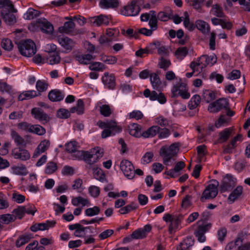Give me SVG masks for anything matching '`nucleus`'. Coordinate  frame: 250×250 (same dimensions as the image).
<instances>
[{
    "label": "nucleus",
    "instance_id": "nucleus-16",
    "mask_svg": "<svg viewBox=\"0 0 250 250\" xmlns=\"http://www.w3.org/2000/svg\"><path fill=\"white\" fill-rule=\"evenodd\" d=\"M102 82L104 86L109 89H114L116 86V80L114 75L107 72H104L102 78Z\"/></svg>",
    "mask_w": 250,
    "mask_h": 250
},
{
    "label": "nucleus",
    "instance_id": "nucleus-39",
    "mask_svg": "<svg viewBox=\"0 0 250 250\" xmlns=\"http://www.w3.org/2000/svg\"><path fill=\"white\" fill-rule=\"evenodd\" d=\"M223 145L224 153H231L237 146L236 142H225Z\"/></svg>",
    "mask_w": 250,
    "mask_h": 250
},
{
    "label": "nucleus",
    "instance_id": "nucleus-6",
    "mask_svg": "<svg viewBox=\"0 0 250 250\" xmlns=\"http://www.w3.org/2000/svg\"><path fill=\"white\" fill-rule=\"evenodd\" d=\"M16 147L12 150L14 158L26 161L30 158V155L27 150L24 149L26 146L25 142H16Z\"/></svg>",
    "mask_w": 250,
    "mask_h": 250
},
{
    "label": "nucleus",
    "instance_id": "nucleus-44",
    "mask_svg": "<svg viewBox=\"0 0 250 250\" xmlns=\"http://www.w3.org/2000/svg\"><path fill=\"white\" fill-rule=\"evenodd\" d=\"M0 8L2 10L12 9L13 11L17 12V10L14 8V5L10 0H0Z\"/></svg>",
    "mask_w": 250,
    "mask_h": 250
},
{
    "label": "nucleus",
    "instance_id": "nucleus-53",
    "mask_svg": "<svg viewBox=\"0 0 250 250\" xmlns=\"http://www.w3.org/2000/svg\"><path fill=\"white\" fill-rule=\"evenodd\" d=\"M14 221L15 219L12 214H5L0 215V223L2 224H8Z\"/></svg>",
    "mask_w": 250,
    "mask_h": 250
},
{
    "label": "nucleus",
    "instance_id": "nucleus-46",
    "mask_svg": "<svg viewBox=\"0 0 250 250\" xmlns=\"http://www.w3.org/2000/svg\"><path fill=\"white\" fill-rule=\"evenodd\" d=\"M93 174L95 179L102 182H104L105 180V175L101 168H96L94 169Z\"/></svg>",
    "mask_w": 250,
    "mask_h": 250
},
{
    "label": "nucleus",
    "instance_id": "nucleus-1",
    "mask_svg": "<svg viewBox=\"0 0 250 250\" xmlns=\"http://www.w3.org/2000/svg\"><path fill=\"white\" fill-rule=\"evenodd\" d=\"M104 155V150L100 147H95L89 151H78L76 157L78 159L82 158L87 164L92 165L97 162Z\"/></svg>",
    "mask_w": 250,
    "mask_h": 250
},
{
    "label": "nucleus",
    "instance_id": "nucleus-13",
    "mask_svg": "<svg viewBox=\"0 0 250 250\" xmlns=\"http://www.w3.org/2000/svg\"><path fill=\"white\" fill-rule=\"evenodd\" d=\"M31 114L35 119L38 120L42 124L47 123L50 120L49 116L39 108H33Z\"/></svg>",
    "mask_w": 250,
    "mask_h": 250
},
{
    "label": "nucleus",
    "instance_id": "nucleus-63",
    "mask_svg": "<svg viewBox=\"0 0 250 250\" xmlns=\"http://www.w3.org/2000/svg\"><path fill=\"white\" fill-rule=\"evenodd\" d=\"M212 11L216 17H223L224 16L222 8L218 4H215L212 6Z\"/></svg>",
    "mask_w": 250,
    "mask_h": 250
},
{
    "label": "nucleus",
    "instance_id": "nucleus-32",
    "mask_svg": "<svg viewBox=\"0 0 250 250\" xmlns=\"http://www.w3.org/2000/svg\"><path fill=\"white\" fill-rule=\"evenodd\" d=\"M49 145V142H41L36 148L33 155V157H37L41 153L44 152L48 148Z\"/></svg>",
    "mask_w": 250,
    "mask_h": 250
},
{
    "label": "nucleus",
    "instance_id": "nucleus-42",
    "mask_svg": "<svg viewBox=\"0 0 250 250\" xmlns=\"http://www.w3.org/2000/svg\"><path fill=\"white\" fill-rule=\"evenodd\" d=\"M72 204L74 206H78L79 204L83 206L89 204V201L87 199L81 196L73 197L72 199Z\"/></svg>",
    "mask_w": 250,
    "mask_h": 250
},
{
    "label": "nucleus",
    "instance_id": "nucleus-34",
    "mask_svg": "<svg viewBox=\"0 0 250 250\" xmlns=\"http://www.w3.org/2000/svg\"><path fill=\"white\" fill-rule=\"evenodd\" d=\"M183 218L182 215H179L178 216L173 217L172 220L169 226V231L171 233L173 230L176 229L180 224L181 220Z\"/></svg>",
    "mask_w": 250,
    "mask_h": 250
},
{
    "label": "nucleus",
    "instance_id": "nucleus-20",
    "mask_svg": "<svg viewBox=\"0 0 250 250\" xmlns=\"http://www.w3.org/2000/svg\"><path fill=\"white\" fill-rule=\"evenodd\" d=\"M91 227H83L79 223H76L69 226L70 230H75L74 235L77 237H84L83 233L87 229H90Z\"/></svg>",
    "mask_w": 250,
    "mask_h": 250
},
{
    "label": "nucleus",
    "instance_id": "nucleus-58",
    "mask_svg": "<svg viewBox=\"0 0 250 250\" xmlns=\"http://www.w3.org/2000/svg\"><path fill=\"white\" fill-rule=\"evenodd\" d=\"M201 58L205 59L206 62L205 65L210 63H211V65H213L217 61V57L214 54L209 57L205 55H202L201 56Z\"/></svg>",
    "mask_w": 250,
    "mask_h": 250
},
{
    "label": "nucleus",
    "instance_id": "nucleus-2",
    "mask_svg": "<svg viewBox=\"0 0 250 250\" xmlns=\"http://www.w3.org/2000/svg\"><path fill=\"white\" fill-rule=\"evenodd\" d=\"M97 125L101 128H106L103 131L102 133V137L103 139L111 135H114L122 130V128L119 126H118L117 123L113 121L106 122L99 121Z\"/></svg>",
    "mask_w": 250,
    "mask_h": 250
},
{
    "label": "nucleus",
    "instance_id": "nucleus-47",
    "mask_svg": "<svg viewBox=\"0 0 250 250\" xmlns=\"http://www.w3.org/2000/svg\"><path fill=\"white\" fill-rule=\"evenodd\" d=\"M100 208L98 206H94L93 208H89L85 209V214L87 216L92 217L97 215L100 213Z\"/></svg>",
    "mask_w": 250,
    "mask_h": 250
},
{
    "label": "nucleus",
    "instance_id": "nucleus-19",
    "mask_svg": "<svg viewBox=\"0 0 250 250\" xmlns=\"http://www.w3.org/2000/svg\"><path fill=\"white\" fill-rule=\"evenodd\" d=\"M39 26L41 30L45 33L50 34L53 30V25L45 19H39L37 21Z\"/></svg>",
    "mask_w": 250,
    "mask_h": 250
},
{
    "label": "nucleus",
    "instance_id": "nucleus-26",
    "mask_svg": "<svg viewBox=\"0 0 250 250\" xmlns=\"http://www.w3.org/2000/svg\"><path fill=\"white\" fill-rule=\"evenodd\" d=\"M75 27V24L73 21H66L64 23L63 26L59 28V31L62 33L69 34L74 30Z\"/></svg>",
    "mask_w": 250,
    "mask_h": 250
},
{
    "label": "nucleus",
    "instance_id": "nucleus-60",
    "mask_svg": "<svg viewBox=\"0 0 250 250\" xmlns=\"http://www.w3.org/2000/svg\"><path fill=\"white\" fill-rule=\"evenodd\" d=\"M1 45L4 49L7 51L11 50L13 47L12 41L8 39H3L1 42Z\"/></svg>",
    "mask_w": 250,
    "mask_h": 250
},
{
    "label": "nucleus",
    "instance_id": "nucleus-56",
    "mask_svg": "<svg viewBox=\"0 0 250 250\" xmlns=\"http://www.w3.org/2000/svg\"><path fill=\"white\" fill-rule=\"evenodd\" d=\"M203 97L206 102L208 103L215 99V93L211 91L206 90L203 92Z\"/></svg>",
    "mask_w": 250,
    "mask_h": 250
},
{
    "label": "nucleus",
    "instance_id": "nucleus-50",
    "mask_svg": "<svg viewBox=\"0 0 250 250\" xmlns=\"http://www.w3.org/2000/svg\"><path fill=\"white\" fill-rule=\"evenodd\" d=\"M89 68L93 71H103L106 68V67L101 62H93L90 63Z\"/></svg>",
    "mask_w": 250,
    "mask_h": 250
},
{
    "label": "nucleus",
    "instance_id": "nucleus-25",
    "mask_svg": "<svg viewBox=\"0 0 250 250\" xmlns=\"http://www.w3.org/2000/svg\"><path fill=\"white\" fill-rule=\"evenodd\" d=\"M160 131V127L158 125H153L149 127L146 130L143 132L144 138H152L158 134Z\"/></svg>",
    "mask_w": 250,
    "mask_h": 250
},
{
    "label": "nucleus",
    "instance_id": "nucleus-36",
    "mask_svg": "<svg viewBox=\"0 0 250 250\" xmlns=\"http://www.w3.org/2000/svg\"><path fill=\"white\" fill-rule=\"evenodd\" d=\"M138 208V205L137 204L134 202H132L130 204L121 208L119 210V212L122 214H125L132 210L136 209Z\"/></svg>",
    "mask_w": 250,
    "mask_h": 250
},
{
    "label": "nucleus",
    "instance_id": "nucleus-49",
    "mask_svg": "<svg viewBox=\"0 0 250 250\" xmlns=\"http://www.w3.org/2000/svg\"><path fill=\"white\" fill-rule=\"evenodd\" d=\"M47 60L50 64L53 65L60 62L61 57L58 53H53L49 55Z\"/></svg>",
    "mask_w": 250,
    "mask_h": 250
},
{
    "label": "nucleus",
    "instance_id": "nucleus-38",
    "mask_svg": "<svg viewBox=\"0 0 250 250\" xmlns=\"http://www.w3.org/2000/svg\"><path fill=\"white\" fill-rule=\"evenodd\" d=\"M48 86L47 83L42 80H38L36 84V87L37 90L36 91L38 95L41 96L42 92L45 91L48 88Z\"/></svg>",
    "mask_w": 250,
    "mask_h": 250
},
{
    "label": "nucleus",
    "instance_id": "nucleus-18",
    "mask_svg": "<svg viewBox=\"0 0 250 250\" xmlns=\"http://www.w3.org/2000/svg\"><path fill=\"white\" fill-rule=\"evenodd\" d=\"M210 228V224H207L206 225H199L197 229L195 231L194 234L195 236L197 238V240L199 242L203 243L205 242L206 240L205 233Z\"/></svg>",
    "mask_w": 250,
    "mask_h": 250
},
{
    "label": "nucleus",
    "instance_id": "nucleus-21",
    "mask_svg": "<svg viewBox=\"0 0 250 250\" xmlns=\"http://www.w3.org/2000/svg\"><path fill=\"white\" fill-rule=\"evenodd\" d=\"M142 126L138 124L133 123L128 125V132L130 135L137 138L143 137Z\"/></svg>",
    "mask_w": 250,
    "mask_h": 250
},
{
    "label": "nucleus",
    "instance_id": "nucleus-14",
    "mask_svg": "<svg viewBox=\"0 0 250 250\" xmlns=\"http://www.w3.org/2000/svg\"><path fill=\"white\" fill-rule=\"evenodd\" d=\"M247 235V232L241 231L237 234L236 239L228 244L226 247V250H239L240 245L242 242V237H244Z\"/></svg>",
    "mask_w": 250,
    "mask_h": 250
},
{
    "label": "nucleus",
    "instance_id": "nucleus-10",
    "mask_svg": "<svg viewBox=\"0 0 250 250\" xmlns=\"http://www.w3.org/2000/svg\"><path fill=\"white\" fill-rule=\"evenodd\" d=\"M120 168L125 176L129 179L134 177L135 168L131 162L123 160L120 163Z\"/></svg>",
    "mask_w": 250,
    "mask_h": 250
},
{
    "label": "nucleus",
    "instance_id": "nucleus-17",
    "mask_svg": "<svg viewBox=\"0 0 250 250\" xmlns=\"http://www.w3.org/2000/svg\"><path fill=\"white\" fill-rule=\"evenodd\" d=\"M58 40L66 53L70 52L75 46V42L67 37H59Z\"/></svg>",
    "mask_w": 250,
    "mask_h": 250
},
{
    "label": "nucleus",
    "instance_id": "nucleus-57",
    "mask_svg": "<svg viewBox=\"0 0 250 250\" xmlns=\"http://www.w3.org/2000/svg\"><path fill=\"white\" fill-rule=\"evenodd\" d=\"M100 112L104 117H109L112 113L110 106L107 104L100 106Z\"/></svg>",
    "mask_w": 250,
    "mask_h": 250
},
{
    "label": "nucleus",
    "instance_id": "nucleus-40",
    "mask_svg": "<svg viewBox=\"0 0 250 250\" xmlns=\"http://www.w3.org/2000/svg\"><path fill=\"white\" fill-rule=\"evenodd\" d=\"M150 78L153 88L157 89L161 84V82L158 74L152 73L150 75Z\"/></svg>",
    "mask_w": 250,
    "mask_h": 250
},
{
    "label": "nucleus",
    "instance_id": "nucleus-4",
    "mask_svg": "<svg viewBox=\"0 0 250 250\" xmlns=\"http://www.w3.org/2000/svg\"><path fill=\"white\" fill-rule=\"evenodd\" d=\"M18 47L21 54L25 57H30L36 52V47L31 40H22L18 43Z\"/></svg>",
    "mask_w": 250,
    "mask_h": 250
},
{
    "label": "nucleus",
    "instance_id": "nucleus-55",
    "mask_svg": "<svg viewBox=\"0 0 250 250\" xmlns=\"http://www.w3.org/2000/svg\"><path fill=\"white\" fill-rule=\"evenodd\" d=\"M57 117L60 119H67L70 116V112L64 108L59 109L57 112Z\"/></svg>",
    "mask_w": 250,
    "mask_h": 250
},
{
    "label": "nucleus",
    "instance_id": "nucleus-31",
    "mask_svg": "<svg viewBox=\"0 0 250 250\" xmlns=\"http://www.w3.org/2000/svg\"><path fill=\"white\" fill-rule=\"evenodd\" d=\"M33 238L32 234H26L19 236L16 242L17 247H20L28 243Z\"/></svg>",
    "mask_w": 250,
    "mask_h": 250
},
{
    "label": "nucleus",
    "instance_id": "nucleus-59",
    "mask_svg": "<svg viewBox=\"0 0 250 250\" xmlns=\"http://www.w3.org/2000/svg\"><path fill=\"white\" fill-rule=\"evenodd\" d=\"M0 91L10 94L13 92L12 87L5 82L0 83Z\"/></svg>",
    "mask_w": 250,
    "mask_h": 250
},
{
    "label": "nucleus",
    "instance_id": "nucleus-41",
    "mask_svg": "<svg viewBox=\"0 0 250 250\" xmlns=\"http://www.w3.org/2000/svg\"><path fill=\"white\" fill-rule=\"evenodd\" d=\"M58 169L57 163L50 161L47 163L44 172L47 174H51L54 173Z\"/></svg>",
    "mask_w": 250,
    "mask_h": 250
},
{
    "label": "nucleus",
    "instance_id": "nucleus-11",
    "mask_svg": "<svg viewBox=\"0 0 250 250\" xmlns=\"http://www.w3.org/2000/svg\"><path fill=\"white\" fill-rule=\"evenodd\" d=\"M140 7L136 4V1L132 0L129 4L125 5L121 10V14L125 16H135L139 14Z\"/></svg>",
    "mask_w": 250,
    "mask_h": 250
},
{
    "label": "nucleus",
    "instance_id": "nucleus-23",
    "mask_svg": "<svg viewBox=\"0 0 250 250\" xmlns=\"http://www.w3.org/2000/svg\"><path fill=\"white\" fill-rule=\"evenodd\" d=\"M101 7L105 9L117 8L119 6L118 0H101L99 2Z\"/></svg>",
    "mask_w": 250,
    "mask_h": 250
},
{
    "label": "nucleus",
    "instance_id": "nucleus-33",
    "mask_svg": "<svg viewBox=\"0 0 250 250\" xmlns=\"http://www.w3.org/2000/svg\"><path fill=\"white\" fill-rule=\"evenodd\" d=\"M70 113L76 112L78 114L81 115L84 113V103L82 100L79 99L77 102V105L70 109Z\"/></svg>",
    "mask_w": 250,
    "mask_h": 250
},
{
    "label": "nucleus",
    "instance_id": "nucleus-3",
    "mask_svg": "<svg viewBox=\"0 0 250 250\" xmlns=\"http://www.w3.org/2000/svg\"><path fill=\"white\" fill-rule=\"evenodd\" d=\"M179 144L177 143L172 144L170 146H163L160 149V155L163 157V163L165 165H168V163L177 153Z\"/></svg>",
    "mask_w": 250,
    "mask_h": 250
},
{
    "label": "nucleus",
    "instance_id": "nucleus-7",
    "mask_svg": "<svg viewBox=\"0 0 250 250\" xmlns=\"http://www.w3.org/2000/svg\"><path fill=\"white\" fill-rule=\"evenodd\" d=\"M228 100L225 98H219L213 102L210 103L208 106V110L210 113H216L221 110L228 109L229 105Z\"/></svg>",
    "mask_w": 250,
    "mask_h": 250
},
{
    "label": "nucleus",
    "instance_id": "nucleus-29",
    "mask_svg": "<svg viewBox=\"0 0 250 250\" xmlns=\"http://www.w3.org/2000/svg\"><path fill=\"white\" fill-rule=\"evenodd\" d=\"M93 20H94L93 21V24L97 26H101L103 24L107 25L109 23L108 17L103 15L94 17L93 18Z\"/></svg>",
    "mask_w": 250,
    "mask_h": 250
},
{
    "label": "nucleus",
    "instance_id": "nucleus-24",
    "mask_svg": "<svg viewBox=\"0 0 250 250\" xmlns=\"http://www.w3.org/2000/svg\"><path fill=\"white\" fill-rule=\"evenodd\" d=\"M48 97L52 102H58L63 99L64 95L60 90L54 89L49 92Z\"/></svg>",
    "mask_w": 250,
    "mask_h": 250
},
{
    "label": "nucleus",
    "instance_id": "nucleus-5",
    "mask_svg": "<svg viewBox=\"0 0 250 250\" xmlns=\"http://www.w3.org/2000/svg\"><path fill=\"white\" fill-rule=\"evenodd\" d=\"M211 181L213 183L207 186L200 198V200L202 202L207 199H214L218 194L217 188L219 186V182L216 180H212Z\"/></svg>",
    "mask_w": 250,
    "mask_h": 250
},
{
    "label": "nucleus",
    "instance_id": "nucleus-61",
    "mask_svg": "<svg viewBox=\"0 0 250 250\" xmlns=\"http://www.w3.org/2000/svg\"><path fill=\"white\" fill-rule=\"evenodd\" d=\"M153 156L154 155L152 152H147L142 158V163L145 165L150 163L152 161Z\"/></svg>",
    "mask_w": 250,
    "mask_h": 250
},
{
    "label": "nucleus",
    "instance_id": "nucleus-54",
    "mask_svg": "<svg viewBox=\"0 0 250 250\" xmlns=\"http://www.w3.org/2000/svg\"><path fill=\"white\" fill-rule=\"evenodd\" d=\"M12 173L16 175H24L26 174V167L25 166H13L12 167Z\"/></svg>",
    "mask_w": 250,
    "mask_h": 250
},
{
    "label": "nucleus",
    "instance_id": "nucleus-28",
    "mask_svg": "<svg viewBox=\"0 0 250 250\" xmlns=\"http://www.w3.org/2000/svg\"><path fill=\"white\" fill-rule=\"evenodd\" d=\"M185 167V164L183 161L178 162L175 166L173 169H171L165 172L168 175L170 176L171 177L175 178L176 177L175 172H178Z\"/></svg>",
    "mask_w": 250,
    "mask_h": 250
},
{
    "label": "nucleus",
    "instance_id": "nucleus-51",
    "mask_svg": "<svg viewBox=\"0 0 250 250\" xmlns=\"http://www.w3.org/2000/svg\"><path fill=\"white\" fill-rule=\"evenodd\" d=\"M30 132L34 133L39 135H42L45 133V129L38 125H32Z\"/></svg>",
    "mask_w": 250,
    "mask_h": 250
},
{
    "label": "nucleus",
    "instance_id": "nucleus-45",
    "mask_svg": "<svg viewBox=\"0 0 250 250\" xmlns=\"http://www.w3.org/2000/svg\"><path fill=\"white\" fill-rule=\"evenodd\" d=\"M40 14V12L33 8H29L26 13L24 14V18L26 20H32L37 17Z\"/></svg>",
    "mask_w": 250,
    "mask_h": 250
},
{
    "label": "nucleus",
    "instance_id": "nucleus-15",
    "mask_svg": "<svg viewBox=\"0 0 250 250\" xmlns=\"http://www.w3.org/2000/svg\"><path fill=\"white\" fill-rule=\"evenodd\" d=\"M13 13L15 12L12 9L1 10V16L4 22L9 25H13L17 22L16 16Z\"/></svg>",
    "mask_w": 250,
    "mask_h": 250
},
{
    "label": "nucleus",
    "instance_id": "nucleus-8",
    "mask_svg": "<svg viewBox=\"0 0 250 250\" xmlns=\"http://www.w3.org/2000/svg\"><path fill=\"white\" fill-rule=\"evenodd\" d=\"M236 179L230 174H226L223 178L219 186L221 192L230 191L236 185Z\"/></svg>",
    "mask_w": 250,
    "mask_h": 250
},
{
    "label": "nucleus",
    "instance_id": "nucleus-35",
    "mask_svg": "<svg viewBox=\"0 0 250 250\" xmlns=\"http://www.w3.org/2000/svg\"><path fill=\"white\" fill-rule=\"evenodd\" d=\"M196 26L198 29L200 30L204 34L208 33L210 30L208 24L202 20H198L196 21Z\"/></svg>",
    "mask_w": 250,
    "mask_h": 250
},
{
    "label": "nucleus",
    "instance_id": "nucleus-43",
    "mask_svg": "<svg viewBox=\"0 0 250 250\" xmlns=\"http://www.w3.org/2000/svg\"><path fill=\"white\" fill-rule=\"evenodd\" d=\"M65 146L67 152L72 153L77 151L80 146L78 142H68Z\"/></svg>",
    "mask_w": 250,
    "mask_h": 250
},
{
    "label": "nucleus",
    "instance_id": "nucleus-30",
    "mask_svg": "<svg viewBox=\"0 0 250 250\" xmlns=\"http://www.w3.org/2000/svg\"><path fill=\"white\" fill-rule=\"evenodd\" d=\"M40 96L38 95V93L35 90H29L23 92L18 97L20 101H23L24 100H29L32 99L34 97Z\"/></svg>",
    "mask_w": 250,
    "mask_h": 250
},
{
    "label": "nucleus",
    "instance_id": "nucleus-12",
    "mask_svg": "<svg viewBox=\"0 0 250 250\" xmlns=\"http://www.w3.org/2000/svg\"><path fill=\"white\" fill-rule=\"evenodd\" d=\"M144 95L146 98H149L151 101L158 100L161 104H165L167 101V98L162 93L158 94L155 91H152L146 89L144 91Z\"/></svg>",
    "mask_w": 250,
    "mask_h": 250
},
{
    "label": "nucleus",
    "instance_id": "nucleus-48",
    "mask_svg": "<svg viewBox=\"0 0 250 250\" xmlns=\"http://www.w3.org/2000/svg\"><path fill=\"white\" fill-rule=\"evenodd\" d=\"M25 208L23 206H19L18 208L14 209L12 212L15 214L14 217L15 220L16 218L22 219L25 214Z\"/></svg>",
    "mask_w": 250,
    "mask_h": 250
},
{
    "label": "nucleus",
    "instance_id": "nucleus-22",
    "mask_svg": "<svg viewBox=\"0 0 250 250\" xmlns=\"http://www.w3.org/2000/svg\"><path fill=\"white\" fill-rule=\"evenodd\" d=\"M243 193V187L237 186L229 195L228 201L229 204H232L237 200Z\"/></svg>",
    "mask_w": 250,
    "mask_h": 250
},
{
    "label": "nucleus",
    "instance_id": "nucleus-64",
    "mask_svg": "<svg viewBox=\"0 0 250 250\" xmlns=\"http://www.w3.org/2000/svg\"><path fill=\"white\" fill-rule=\"evenodd\" d=\"M88 191L91 196L96 198L99 195L100 190L98 187L91 186L88 188Z\"/></svg>",
    "mask_w": 250,
    "mask_h": 250
},
{
    "label": "nucleus",
    "instance_id": "nucleus-27",
    "mask_svg": "<svg viewBox=\"0 0 250 250\" xmlns=\"http://www.w3.org/2000/svg\"><path fill=\"white\" fill-rule=\"evenodd\" d=\"M95 56H93L89 54L84 55H77L76 56V59L80 63L83 64H90V61L94 59Z\"/></svg>",
    "mask_w": 250,
    "mask_h": 250
},
{
    "label": "nucleus",
    "instance_id": "nucleus-37",
    "mask_svg": "<svg viewBox=\"0 0 250 250\" xmlns=\"http://www.w3.org/2000/svg\"><path fill=\"white\" fill-rule=\"evenodd\" d=\"M201 98L199 95H194L189 101L188 104V107L190 109H194L196 108L200 104Z\"/></svg>",
    "mask_w": 250,
    "mask_h": 250
},
{
    "label": "nucleus",
    "instance_id": "nucleus-62",
    "mask_svg": "<svg viewBox=\"0 0 250 250\" xmlns=\"http://www.w3.org/2000/svg\"><path fill=\"white\" fill-rule=\"evenodd\" d=\"M171 64L170 61L165 59L163 57H161L159 63L158 65L160 68L166 70Z\"/></svg>",
    "mask_w": 250,
    "mask_h": 250
},
{
    "label": "nucleus",
    "instance_id": "nucleus-9",
    "mask_svg": "<svg viewBox=\"0 0 250 250\" xmlns=\"http://www.w3.org/2000/svg\"><path fill=\"white\" fill-rule=\"evenodd\" d=\"M180 96L184 99H188L190 97V93L186 83H178L173 86L171 89V97H176Z\"/></svg>",
    "mask_w": 250,
    "mask_h": 250
},
{
    "label": "nucleus",
    "instance_id": "nucleus-52",
    "mask_svg": "<svg viewBox=\"0 0 250 250\" xmlns=\"http://www.w3.org/2000/svg\"><path fill=\"white\" fill-rule=\"evenodd\" d=\"M188 53L187 47H179L175 51V55L177 59L182 60L187 55Z\"/></svg>",
    "mask_w": 250,
    "mask_h": 250
}]
</instances>
